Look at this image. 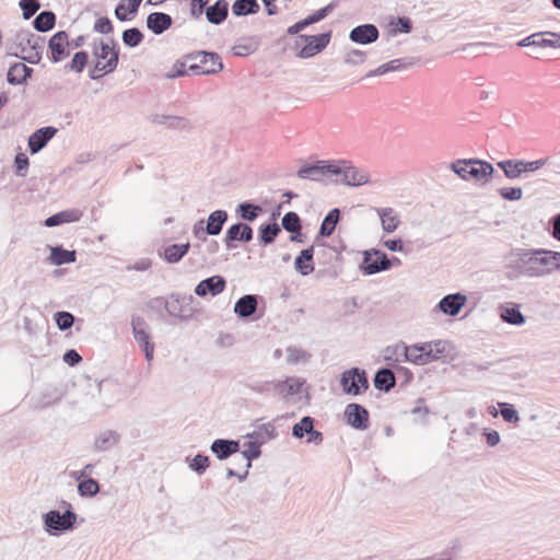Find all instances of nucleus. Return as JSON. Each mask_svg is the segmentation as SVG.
<instances>
[{"mask_svg":"<svg viewBox=\"0 0 560 560\" xmlns=\"http://www.w3.org/2000/svg\"><path fill=\"white\" fill-rule=\"evenodd\" d=\"M552 254L549 249H516L512 253L514 268L528 278H539L553 272Z\"/></svg>","mask_w":560,"mask_h":560,"instance_id":"nucleus-1","label":"nucleus"},{"mask_svg":"<svg viewBox=\"0 0 560 560\" xmlns=\"http://www.w3.org/2000/svg\"><path fill=\"white\" fill-rule=\"evenodd\" d=\"M450 168L464 180L474 179L487 184L494 176L495 170L490 162L479 159H463L452 162Z\"/></svg>","mask_w":560,"mask_h":560,"instance_id":"nucleus-2","label":"nucleus"},{"mask_svg":"<svg viewBox=\"0 0 560 560\" xmlns=\"http://www.w3.org/2000/svg\"><path fill=\"white\" fill-rule=\"evenodd\" d=\"M78 515L72 505L60 513L57 510H50L43 514V524L49 535H59L72 530L75 527Z\"/></svg>","mask_w":560,"mask_h":560,"instance_id":"nucleus-3","label":"nucleus"},{"mask_svg":"<svg viewBox=\"0 0 560 560\" xmlns=\"http://www.w3.org/2000/svg\"><path fill=\"white\" fill-rule=\"evenodd\" d=\"M185 59H198V62L190 65L188 68L195 74H214L223 68L221 58L217 52L196 51L186 55Z\"/></svg>","mask_w":560,"mask_h":560,"instance_id":"nucleus-4","label":"nucleus"},{"mask_svg":"<svg viewBox=\"0 0 560 560\" xmlns=\"http://www.w3.org/2000/svg\"><path fill=\"white\" fill-rule=\"evenodd\" d=\"M332 175H341V183L347 186L359 187L370 183V175L363 168L352 165L346 160L335 161Z\"/></svg>","mask_w":560,"mask_h":560,"instance_id":"nucleus-5","label":"nucleus"},{"mask_svg":"<svg viewBox=\"0 0 560 560\" xmlns=\"http://www.w3.org/2000/svg\"><path fill=\"white\" fill-rule=\"evenodd\" d=\"M330 37L331 31L318 35H300L295 40V46H301L298 56L304 59L315 56L327 47Z\"/></svg>","mask_w":560,"mask_h":560,"instance_id":"nucleus-6","label":"nucleus"},{"mask_svg":"<svg viewBox=\"0 0 560 560\" xmlns=\"http://www.w3.org/2000/svg\"><path fill=\"white\" fill-rule=\"evenodd\" d=\"M132 335L136 342L143 350L145 360L151 362L154 355L155 346L151 341L150 327L145 319L139 315L131 317Z\"/></svg>","mask_w":560,"mask_h":560,"instance_id":"nucleus-7","label":"nucleus"},{"mask_svg":"<svg viewBox=\"0 0 560 560\" xmlns=\"http://www.w3.org/2000/svg\"><path fill=\"white\" fill-rule=\"evenodd\" d=\"M110 385L107 380H92L84 377L80 384L84 390L85 401L90 402L93 408L104 409L108 407V400L104 397L103 390Z\"/></svg>","mask_w":560,"mask_h":560,"instance_id":"nucleus-8","label":"nucleus"},{"mask_svg":"<svg viewBox=\"0 0 560 560\" xmlns=\"http://www.w3.org/2000/svg\"><path fill=\"white\" fill-rule=\"evenodd\" d=\"M340 385L346 394L358 396L369 388L366 372L359 368H351L341 374Z\"/></svg>","mask_w":560,"mask_h":560,"instance_id":"nucleus-9","label":"nucleus"},{"mask_svg":"<svg viewBox=\"0 0 560 560\" xmlns=\"http://www.w3.org/2000/svg\"><path fill=\"white\" fill-rule=\"evenodd\" d=\"M390 268V260L381 249L372 248L363 253V260L360 265V270L363 275L371 276L389 270Z\"/></svg>","mask_w":560,"mask_h":560,"instance_id":"nucleus-10","label":"nucleus"},{"mask_svg":"<svg viewBox=\"0 0 560 560\" xmlns=\"http://www.w3.org/2000/svg\"><path fill=\"white\" fill-rule=\"evenodd\" d=\"M335 161H317L314 164H304L298 171L296 175L302 179L323 180L326 176L332 175L330 170H334Z\"/></svg>","mask_w":560,"mask_h":560,"instance_id":"nucleus-11","label":"nucleus"},{"mask_svg":"<svg viewBox=\"0 0 560 560\" xmlns=\"http://www.w3.org/2000/svg\"><path fill=\"white\" fill-rule=\"evenodd\" d=\"M253 229L243 222L232 224L225 232L224 244L228 249L236 247L235 242L249 243L253 240Z\"/></svg>","mask_w":560,"mask_h":560,"instance_id":"nucleus-12","label":"nucleus"},{"mask_svg":"<svg viewBox=\"0 0 560 560\" xmlns=\"http://www.w3.org/2000/svg\"><path fill=\"white\" fill-rule=\"evenodd\" d=\"M50 59L52 62H60L69 56V36L66 31L55 33L48 40Z\"/></svg>","mask_w":560,"mask_h":560,"instance_id":"nucleus-13","label":"nucleus"},{"mask_svg":"<svg viewBox=\"0 0 560 560\" xmlns=\"http://www.w3.org/2000/svg\"><path fill=\"white\" fill-rule=\"evenodd\" d=\"M345 417L348 424L357 430H365L369 427V411L359 404L347 405Z\"/></svg>","mask_w":560,"mask_h":560,"instance_id":"nucleus-14","label":"nucleus"},{"mask_svg":"<svg viewBox=\"0 0 560 560\" xmlns=\"http://www.w3.org/2000/svg\"><path fill=\"white\" fill-rule=\"evenodd\" d=\"M226 281L222 276H212L201 280L195 288V294L205 298L208 294L215 296L224 291Z\"/></svg>","mask_w":560,"mask_h":560,"instance_id":"nucleus-15","label":"nucleus"},{"mask_svg":"<svg viewBox=\"0 0 560 560\" xmlns=\"http://www.w3.org/2000/svg\"><path fill=\"white\" fill-rule=\"evenodd\" d=\"M57 129L52 126L35 130L28 138V149L32 154L38 153L55 137Z\"/></svg>","mask_w":560,"mask_h":560,"instance_id":"nucleus-16","label":"nucleus"},{"mask_svg":"<svg viewBox=\"0 0 560 560\" xmlns=\"http://www.w3.org/2000/svg\"><path fill=\"white\" fill-rule=\"evenodd\" d=\"M380 36L378 28L374 24H362L350 31L351 42L360 45H369L377 40Z\"/></svg>","mask_w":560,"mask_h":560,"instance_id":"nucleus-17","label":"nucleus"},{"mask_svg":"<svg viewBox=\"0 0 560 560\" xmlns=\"http://www.w3.org/2000/svg\"><path fill=\"white\" fill-rule=\"evenodd\" d=\"M467 302V296L460 292L447 294L438 304L439 310L448 316H456Z\"/></svg>","mask_w":560,"mask_h":560,"instance_id":"nucleus-18","label":"nucleus"},{"mask_svg":"<svg viewBox=\"0 0 560 560\" xmlns=\"http://www.w3.org/2000/svg\"><path fill=\"white\" fill-rule=\"evenodd\" d=\"M259 296L256 294H245L234 304V313L240 318H248L254 315L258 307Z\"/></svg>","mask_w":560,"mask_h":560,"instance_id":"nucleus-19","label":"nucleus"},{"mask_svg":"<svg viewBox=\"0 0 560 560\" xmlns=\"http://www.w3.org/2000/svg\"><path fill=\"white\" fill-rule=\"evenodd\" d=\"M238 450L240 442L235 440L217 439L210 445V451L220 460L229 458L231 455L237 453Z\"/></svg>","mask_w":560,"mask_h":560,"instance_id":"nucleus-20","label":"nucleus"},{"mask_svg":"<svg viewBox=\"0 0 560 560\" xmlns=\"http://www.w3.org/2000/svg\"><path fill=\"white\" fill-rule=\"evenodd\" d=\"M173 20L170 14L152 12L147 16V27L155 35H161L172 26Z\"/></svg>","mask_w":560,"mask_h":560,"instance_id":"nucleus-21","label":"nucleus"},{"mask_svg":"<svg viewBox=\"0 0 560 560\" xmlns=\"http://www.w3.org/2000/svg\"><path fill=\"white\" fill-rule=\"evenodd\" d=\"M15 42L22 51L30 50H43L45 39L30 31H21L16 34Z\"/></svg>","mask_w":560,"mask_h":560,"instance_id":"nucleus-22","label":"nucleus"},{"mask_svg":"<svg viewBox=\"0 0 560 560\" xmlns=\"http://www.w3.org/2000/svg\"><path fill=\"white\" fill-rule=\"evenodd\" d=\"M314 246H310L300 252L294 260V269L301 276H308L314 271Z\"/></svg>","mask_w":560,"mask_h":560,"instance_id":"nucleus-23","label":"nucleus"},{"mask_svg":"<svg viewBox=\"0 0 560 560\" xmlns=\"http://www.w3.org/2000/svg\"><path fill=\"white\" fill-rule=\"evenodd\" d=\"M509 179L525 178L524 160L509 159L497 163Z\"/></svg>","mask_w":560,"mask_h":560,"instance_id":"nucleus-24","label":"nucleus"},{"mask_svg":"<svg viewBox=\"0 0 560 560\" xmlns=\"http://www.w3.org/2000/svg\"><path fill=\"white\" fill-rule=\"evenodd\" d=\"M229 13V3L226 0H218L206 10V18L209 23L219 25L224 22Z\"/></svg>","mask_w":560,"mask_h":560,"instance_id":"nucleus-25","label":"nucleus"},{"mask_svg":"<svg viewBox=\"0 0 560 560\" xmlns=\"http://www.w3.org/2000/svg\"><path fill=\"white\" fill-rule=\"evenodd\" d=\"M375 212L381 219L382 229L387 233L396 231L400 223L399 215L393 208H375Z\"/></svg>","mask_w":560,"mask_h":560,"instance_id":"nucleus-26","label":"nucleus"},{"mask_svg":"<svg viewBox=\"0 0 560 560\" xmlns=\"http://www.w3.org/2000/svg\"><path fill=\"white\" fill-rule=\"evenodd\" d=\"M82 213L79 210H65L57 212L50 217H48L44 221V225L47 228L58 226L63 223L78 222L81 218Z\"/></svg>","mask_w":560,"mask_h":560,"instance_id":"nucleus-27","label":"nucleus"},{"mask_svg":"<svg viewBox=\"0 0 560 560\" xmlns=\"http://www.w3.org/2000/svg\"><path fill=\"white\" fill-rule=\"evenodd\" d=\"M228 212L225 210H215L211 212L207 219L206 232L210 236H217L221 233L223 225L228 221Z\"/></svg>","mask_w":560,"mask_h":560,"instance_id":"nucleus-28","label":"nucleus"},{"mask_svg":"<svg viewBox=\"0 0 560 560\" xmlns=\"http://www.w3.org/2000/svg\"><path fill=\"white\" fill-rule=\"evenodd\" d=\"M373 383L378 390L388 393L396 385L395 374L390 369L382 368L375 373Z\"/></svg>","mask_w":560,"mask_h":560,"instance_id":"nucleus-29","label":"nucleus"},{"mask_svg":"<svg viewBox=\"0 0 560 560\" xmlns=\"http://www.w3.org/2000/svg\"><path fill=\"white\" fill-rule=\"evenodd\" d=\"M120 440L119 433L113 430H106L100 433L94 441V448L100 452H106L113 448Z\"/></svg>","mask_w":560,"mask_h":560,"instance_id":"nucleus-30","label":"nucleus"},{"mask_svg":"<svg viewBox=\"0 0 560 560\" xmlns=\"http://www.w3.org/2000/svg\"><path fill=\"white\" fill-rule=\"evenodd\" d=\"M117 68V54L114 52L113 56L108 58L107 61H96L94 67L89 71V77L92 80H98L103 75L112 73Z\"/></svg>","mask_w":560,"mask_h":560,"instance_id":"nucleus-31","label":"nucleus"},{"mask_svg":"<svg viewBox=\"0 0 560 560\" xmlns=\"http://www.w3.org/2000/svg\"><path fill=\"white\" fill-rule=\"evenodd\" d=\"M49 261L52 265L61 266L65 264L74 262L77 259L75 250L65 249L62 246L50 247Z\"/></svg>","mask_w":560,"mask_h":560,"instance_id":"nucleus-32","label":"nucleus"},{"mask_svg":"<svg viewBox=\"0 0 560 560\" xmlns=\"http://www.w3.org/2000/svg\"><path fill=\"white\" fill-rule=\"evenodd\" d=\"M500 317L503 322L521 326L525 323V316L520 310L518 305H512V306H501L500 308Z\"/></svg>","mask_w":560,"mask_h":560,"instance_id":"nucleus-33","label":"nucleus"},{"mask_svg":"<svg viewBox=\"0 0 560 560\" xmlns=\"http://www.w3.org/2000/svg\"><path fill=\"white\" fill-rule=\"evenodd\" d=\"M262 212L259 205L249 201H244L237 205L235 213L244 221L253 222Z\"/></svg>","mask_w":560,"mask_h":560,"instance_id":"nucleus-34","label":"nucleus"},{"mask_svg":"<svg viewBox=\"0 0 560 560\" xmlns=\"http://www.w3.org/2000/svg\"><path fill=\"white\" fill-rule=\"evenodd\" d=\"M190 248L189 243L172 244L164 248V259L170 264H176L188 253Z\"/></svg>","mask_w":560,"mask_h":560,"instance_id":"nucleus-35","label":"nucleus"},{"mask_svg":"<svg viewBox=\"0 0 560 560\" xmlns=\"http://www.w3.org/2000/svg\"><path fill=\"white\" fill-rule=\"evenodd\" d=\"M259 9L260 7L257 0H235L232 4V13L235 16L255 14Z\"/></svg>","mask_w":560,"mask_h":560,"instance_id":"nucleus-36","label":"nucleus"},{"mask_svg":"<svg viewBox=\"0 0 560 560\" xmlns=\"http://www.w3.org/2000/svg\"><path fill=\"white\" fill-rule=\"evenodd\" d=\"M340 219V210L338 208H334L330 210L326 217L324 218L320 228H319V235L324 237L330 236Z\"/></svg>","mask_w":560,"mask_h":560,"instance_id":"nucleus-37","label":"nucleus"},{"mask_svg":"<svg viewBox=\"0 0 560 560\" xmlns=\"http://www.w3.org/2000/svg\"><path fill=\"white\" fill-rule=\"evenodd\" d=\"M56 15L52 11H42L33 21V26L37 32L45 33L54 28Z\"/></svg>","mask_w":560,"mask_h":560,"instance_id":"nucleus-38","label":"nucleus"},{"mask_svg":"<svg viewBox=\"0 0 560 560\" xmlns=\"http://www.w3.org/2000/svg\"><path fill=\"white\" fill-rule=\"evenodd\" d=\"M280 232L281 228L276 221L268 224H261L258 231V238L260 243L268 245L275 242Z\"/></svg>","mask_w":560,"mask_h":560,"instance_id":"nucleus-39","label":"nucleus"},{"mask_svg":"<svg viewBox=\"0 0 560 560\" xmlns=\"http://www.w3.org/2000/svg\"><path fill=\"white\" fill-rule=\"evenodd\" d=\"M266 442V439L253 440L245 444L246 448L242 452L243 458L246 459V468L252 467V460L257 459L260 454V447Z\"/></svg>","mask_w":560,"mask_h":560,"instance_id":"nucleus-40","label":"nucleus"},{"mask_svg":"<svg viewBox=\"0 0 560 560\" xmlns=\"http://www.w3.org/2000/svg\"><path fill=\"white\" fill-rule=\"evenodd\" d=\"M407 353V346L404 342H398L393 346H388L384 350V360L390 362H405Z\"/></svg>","mask_w":560,"mask_h":560,"instance_id":"nucleus-41","label":"nucleus"},{"mask_svg":"<svg viewBox=\"0 0 560 560\" xmlns=\"http://www.w3.org/2000/svg\"><path fill=\"white\" fill-rule=\"evenodd\" d=\"M305 381L298 377H288L283 382H279L276 388L279 393L285 392L287 395L293 396L301 392Z\"/></svg>","mask_w":560,"mask_h":560,"instance_id":"nucleus-42","label":"nucleus"},{"mask_svg":"<svg viewBox=\"0 0 560 560\" xmlns=\"http://www.w3.org/2000/svg\"><path fill=\"white\" fill-rule=\"evenodd\" d=\"M112 46L107 43H104L103 40L100 43L98 46H94L93 48V55L96 58L97 61L102 60H108L110 56H113L114 52L117 54V61L119 60V49L116 47V44L114 40H112Z\"/></svg>","mask_w":560,"mask_h":560,"instance_id":"nucleus-43","label":"nucleus"},{"mask_svg":"<svg viewBox=\"0 0 560 560\" xmlns=\"http://www.w3.org/2000/svg\"><path fill=\"white\" fill-rule=\"evenodd\" d=\"M415 350H419L418 365H424L432 361H435V355L433 353V345L431 341L423 342V343H416Z\"/></svg>","mask_w":560,"mask_h":560,"instance_id":"nucleus-44","label":"nucleus"},{"mask_svg":"<svg viewBox=\"0 0 560 560\" xmlns=\"http://www.w3.org/2000/svg\"><path fill=\"white\" fill-rule=\"evenodd\" d=\"M276 436H277L276 428L270 422L259 425L257 428V430H255L254 432L248 433L246 435V438L252 439V440L266 439V441L272 440Z\"/></svg>","mask_w":560,"mask_h":560,"instance_id":"nucleus-45","label":"nucleus"},{"mask_svg":"<svg viewBox=\"0 0 560 560\" xmlns=\"http://www.w3.org/2000/svg\"><path fill=\"white\" fill-rule=\"evenodd\" d=\"M315 419L310 416H304L298 423L293 424L292 427V435L296 439H302L310 430H312V427H314Z\"/></svg>","mask_w":560,"mask_h":560,"instance_id":"nucleus-46","label":"nucleus"},{"mask_svg":"<svg viewBox=\"0 0 560 560\" xmlns=\"http://www.w3.org/2000/svg\"><path fill=\"white\" fill-rule=\"evenodd\" d=\"M121 37H122L124 44L130 48H135V47L139 46L144 38L143 33L138 27H131V28L125 30L122 32Z\"/></svg>","mask_w":560,"mask_h":560,"instance_id":"nucleus-47","label":"nucleus"},{"mask_svg":"<svg viewBox=\"0 0 560 560\" xmlns=\"http://www.w3.org/2000/svg\"><path fill=\"white\" fill-rule=\"evenodd\" d=\"M78 492L81 497H94L100 492V485L95 479L88 478L79 482Z\"/></svg>","mask_w":560,"mask_h":560,"instance_id":"nucleus-48","label":"nucleus"},{"mask_svg":"<svg viewBox=\"0 0 560 560\" xmlns=\"http://www.w3.org/2000/svg\"><path fill=\"white\" fill-rule=\"evenodd\" d=\"M281 226L287 232H294L295 230H302V223L299 214L293 211L287 212L281 220Z\"/></svg>","mask_w":560,"mask_h":560,"instance_id":"nucleus-49","label":"nucleus"},{"mask_svg":"<svg viewBox=\"0 0 560 560\" xmlns=\"http://www.w3.org/2000/svg\"><path fill=\"white\" fill-rule=\"evenodd\" d=\"M88 61H89L88 52L84 50H80L73 55L72 60L70 61L69 65H67V68H69V70H71L73 72L81 73L84 70V68L86 67Z\"/></svg>","mask_w":560,"mask_h":560,"instance_id":"nucleus-50","label":"nucleus"},{"mask_svg":"<svg viewBox=\"0 0 560 560\" xmlns=\"http://www.w3.org/2000/svg\"><path fill=\"white\" fill-rule=\"evenodd\" d=\"M54 320L57 327L65 331L70 329L74 323V316L66 311H58L54 314Z\"/></svg>","mask_w":560,"mask_h":560,"instance_id":"nucleus-51","label":"nucleus"},{"mask_svg":"<svg viewBox=\"0 0 560 560\" xmlns=\"http://www.w3.org/2000/svg\"><path fill=\"white\" fill-rule=\"evenodd\" d=\"M501 416L503 420L508 423H516L520 421L518 411L514 408L513 405L509 402H499Z\"/></svg>","mask_w":560,"mask_h":560,"instance_id":"nucleus-52","label":"nucleus"},{"mask_svg":"<svg viewBox=\"0 0 560 560\" xmlns=\"http://www.w3.org/2000/svg\"><path fill=\"white\" fill-rule=\"evenodd\" d=\"M546 165H549L552 167V170H557L558 168V164L546 158V159H538V160H535V161H525L524 160V168H525V173H532V172H535V171H538L540 170L542 166H546Z\"/></svg>","mask_w":560,"mask_h":560,"instance_id":"nucleus-53","label":"nucleus"},{"mask_svg":"<svg viewBox=\"0 0 560 560\" xmlns=\"http://www.w3.org/2000/svg\"><path fill=\"white\" fill-rule=\"evenodd\" d=\"M209 465V457L202 454L195 455L189 462V468L198 475L203 474Z\"/></svg>","mask_w":560,"mask_h":560,"instance_id":"nucleus-54","label":"nucleus"},{"mask_svg":"<svg viewBox=\"0 0 560 560\" xmlns=\"http://www.w3.org/2000/svg\"><path fill=\"white\" fill-rule=\"evenodd\" d=\"M7 81L11 85H19L25 83V80L22 74L21 62H16L9 68L7 73Z\"/></svg>","mask_w":560,"mask_h":560,"instance_id":"nucleus-55","label":"nucleus"},{"mask_svg":"<svg viewBox=\"0 0 560 560\" xmlns=\"http://www.w3.org/2000/svg\"><path fill=\"white\" fill-rule=\"evenodd\" d=\"M19 5L24 20L31 19L40 8L38 0H20Z\"/></svg>","mask_w":560,"mask_h":560,"instance_id":"nucleus-56","label":"nucleus"},{"mask_svg":"<svg viewBox=\"0 0 560 560\" xmlns=\"http://www.w3.org/2000/svg\"><path fill=\"white\" fill-rule=\"evenodd\" d=\"M15 174L20 177H25L27 168L30 166V160L27 155L20 152L14 158Z\"/></svg>","mask_w":560,"mask_h":560,"instance_id":"nucleus-57","label":"nucleus"},{"mask_svg":"<svg viewBox=\"0 0 560 560\" xmlns=\"http://www.w3.org/2000/svg\"><path fill=\"white\" fill-rule=\"evenodd\" d=\"M547 36V33L540 32L535 33L526 38L522 39L517 43L520 47H540L542 48L544 37Z\"/></svg>","mask_w":560,"mask_h":560,"instance_id":"nucleus-58","label":"nucleus"},{"mask_svg":"<svg viewBox=\"0 0 560 560\" xmlns=\"http://www.w3.org/2000/svg\"><path fill=\"white\" fill-rule=\"evenodd\" d=\"M499 194L504 200L517 201L523 197V189L521 187H502L499 189Z\"/></svg>","mask_w":560,"mask_h":560,"instance_id":"nucleus-59","label":"nucleus"},{"mask_svg":"<svg viewBox=\"0 0 560 560\" xmlns=\"http://www.w3.org/2000/svg\"><path fill=\"white\" fill-rule=\"evenodd\" d=\"M307 354L304 350L295 348V347H289L287 349V362L290 364H295L300 361H306Z\"/></svg>","mask_w":560,"mask_h":560,"instance_id":"nucleus-60","label":"nucleus"},{"mask_svg":"<svg viewBox=\"0 0 560 560\" xmlns=\"http://www.w3.org/2000/svg\"><path fill=\"white\" fill-rule=\"evenodd\" d=\"M335 5H336V4H335V2H331V3H329L328 5H326V7L322 8V9H319V10H317V11H316V12H314L313 14H310V15L306 18V20H307V22L310 23V25H311V24H314V23H317V22H319V21H322V20H324V19L328 15V13L332 11V9L335 8Z\"/></svg>","mask_w":560,"mask_h":560,"instance_id":"nucleus-61","label":"nucleus"},{"mask_svg":"<svg viewBox=\"0 0 560 560\" xmlns=\"http://www.w3.org/2000/svg\"><path fill=\"white\" fill-rule=\"evenodd\" d=\"M188 59H185L184 60H176L175 63L173 65L172 69L170 72H167L165 74V77L167 79H176V78H179V77H183L187 73V70H186V61Z\"/></svg>","mask_w":560,"mask_h":560,"instance_id":"nucleus-62","label":"nucleus"},{"mask_svg":"<svg viewBox=\"0 0 560 560\" xmlns=\"http://www.w3.org/2000/svg\"><path fill=\"white\" fill-rule=\"evenodd\" d=\"M168 128L177 130H190L192 124L185 117L172 116L168 122Z\"/></svg>","mask_w":560,"mask_h":560,"instance_id":"nucleus-63","label":"nucleus"},{"mask_svg":"<svg viewBox=\"0 0 560 560\" xmlns=\"http://www.w3.org/2000/svg\"><path fill=\"white\" fill-rule=\"evenodd\" d=\"M395 27L392 30L394 34L396 33H405L408 34L412 30V23L411 20L407 16H400L397 19L396 23L394 24Z\"/></svg>","mask_w":560,"mask_h":560,"instance_id":"nucleus-64","label":"nucleus"}]
</instances>
